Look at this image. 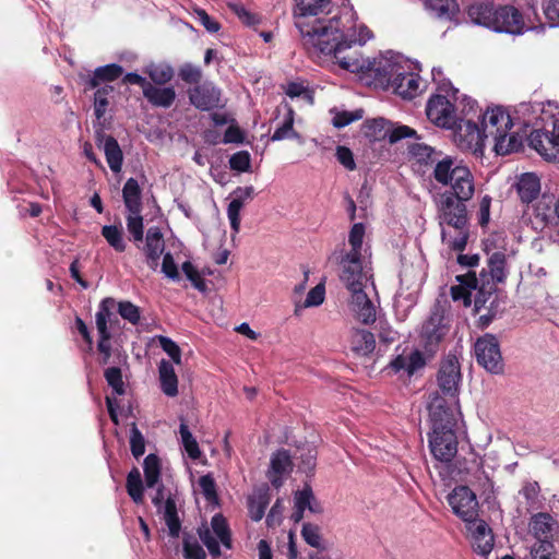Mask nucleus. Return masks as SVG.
Instances as JSON below:
<instances>
[{"label": "nucleus", "instance_id": "nucleus-31", "mask_svg": "<svg viewBox=\"0 0 559 559\" xmlns=\"http://www.w3.org/2000/svg\"><path fill=\"white\" fill-rule=\"evenodd\" d=\"M350 349L357 356H368L376 348V340L371 332L361 330V329H353L350 333Z\"/></svg>", "mask_w": 559, "mask_h": 559}, {"label": "nucleus", "instance_id": "nucleus-46", "mask_svg": "<svg viewBox=\"0 0 559 559\" xmlns=\"http://www.w3.org/2000/svg\"><path fill=\"white\" fill-rule=\"evenodd\" d=\"M144 72L157 85L168 83L174 76V69L166 63H151L145 68Z\"/></svg>", "mask_w": 559, "mask_h": 559}, {"label": "nucleus", "instance_id": "nucleus-44", "mask_svg": "<svg viewBox=\"0 0 559 559\" xmlns=\"http://www.w3.org/2000/svg\"><path fill=\"white\" fill-rule=\"evenodd\" d=\"M365 135L371 141H380L388 138L390 121L383 118L368 120L364 124Z\"/></svg>", "mask_w": 559, "mask_h": 559}, {"label": "nucleus", "instance_id": "nucleus-28", "mask_svg": "<svg viewBox=\"0 0 559 559\" xmlns=\"http://www.w3.org/2000/svg\"><path fill=\"white\" fill-rule=\"evenodd\" d=\"M271 493L267 484H261L253 488L252 495L248 501L249 515L253 521H260L270 504Z\"/></svg>", "mask_w": 559, "mask_h": 559}, {"label": "nucleus", "instance_id": "nucleus-9", "mask_svg": "<svg viewBox=\"0 0 559 559\" xmlns=\"http://www.w3.org/2000/svg\"><path fill=\"white\" fill-rule=\"evenodd\" d=\"M466 201L456 199L453 194H440L437 201L439 224L445 228H461L467 225Z\"/></svg>", "mask_w": 559, "mask_h": 559}, {"label": "nucleus", "instance_id": "nucleus-13", "mask_svg": "<svg viewBox=\"0 0 559 559\" xmlns=\"http://www.w3.org/2000/svg\"><path fill=\"white\" fill-rule=\"evenodd\" d=\"M452 511L466 523H472L478 515L476 495L466 486H460L448 496Z\"/></svg>", "mask_w": 559, "mask_h": 559}, {"label": "nucleus", "instance_id": "nucleus-43", "mask_svg": "<svg viewBox=\"0 0 559 559\" xmlns=\"http://www.w3.org/2000/svg\"><path fill=\"white\" fill-rule=\"evenodd\" d=\"M127 491L135 503H142L144 500V487L139 468H132L127 476Z\"/></svg>", "mask_w": 559, "mask_h": 559}, {"label": "nucleus", "instance_id": "nucleus-52", "mask_svg": "<svg viewBox=\"0 0 559 559\" xmlns=\"http://www.w3.org/2000/svg\"><path fill=\"white\" fill-rule=\"evenodd\" d=\"M114 92L111 85H105L96 90L94 94V110L97 119H100L108 106V96Z\"/></svg>", "mask_w": 559, "mask_h": 559}, {"label": "nucleus", "instance_id": "nucleus-39", "mask_svg": "<svg viewBox=\"0 0 559 559\" xmlns=\"http://www.w3.org/2000/svg\"><path fill=\"white\" fill-rule=\"evenodd\" d=\"M122 67L116 63L98 67L90 78L88 86L90 88H96L102 82L115 81L122 74Z\"/></svg>", "mask_w": 559, "mask_h": 559}, {"label": "nucleus", "instance_id": "nucleus-7", "mask_svg": "<svg viewBox=\"0 0 559 559\" xmlns=\"http://www.w3.org/2000/svg\"><path fill=\"white\" fill-rule=\"evenodd\" d=\"M456 424L432 425L429 436V448L433 457L449 463L457 453V438L454 431Z\"/></svg>", "mask_w": 559, "mask_h": 559}, {"label": "nucleus", "instance_id": "nucleus-3", "mask_svg": "<svg viewBox=\"0 0 559 559\" xmlns=\"http://www.w3.org/2000/svg\"><path fill=\"white\" fill-rule=\"evenodd\" d=\"M512 127L511 116L500 106L488 108L484 114L481 120L484 134L486 139H492L498 155H507L521 147V138L515 132H511Z\"/></svg>", "mask_w": 559, "mask_h": 559}, {"label": "nucleus", "instance_id": "nucleus-40", "mask_svg": "<svg viewBox=\"0 0 559 559\" xmlns=\"http://www.w3.org/2000/svg\"><path fill=\"white\" fill-rule=\"evenodd\" d=\"M116 306V301L111 297H107L99 304L98 310L95 314L96 328L99 335H111L108 330V322L112 316V309Z\"/></svg>", "mask_w": 559, "mask_h": 559}, {"label": "nucleus", "instance_id": "nucleus-55", "mask_svg": "<svg viewBox=\"0 0 559 559\" xmlns=\"http://www.w3.org/2000/svg\"><path fill=\"white\" fill-rule=\"evenodd\" d=\"M413 154L418 158L419 162L437 164V160L441 159V153L436 152L431 146L417 144L413 147Z\"/></svg>", "mask_w": 559, "mask_h": 559}, {"label": "nucleus", "instance_id": "nucleus-17", "mask_svg": "<svg viewBox=\"0 0 559 559\" xmlns=\"http://www.w3.org/2000/svg\"><path fill=\"white\" fill-rule=\"evenodd\" d=\"M366 286L348 289L352 294L349 300L350 311L362 324H371L377 319L376 307L365 292Z\"/></svg>", "mask_w": 559, "mask_h": 559}, {"label": "nucleus", "instance_id": "nucleus-6", "mask_svg": "<svg viewBox=\"0 0 559 559\" xmlns=\"http://www.w3.org/2000/svg\"><path fill=\"white\" fill-rule=\"evenodd\" d=\"M530 143L546 159L559 160V112L543 129L531 133Z\"/></svg>", "mask_w": 559, "mask_h": 559}, {"label": "nucleus", "instance_id": "nucleus-60", "mask_svg": "<svg viewBox=\"0 0 559 559\" xmlns=\"http://www.w3.org/2000/svg\"><path fill=\"white\" fill-rule=\"evenodd\" d=\"M157 341L165 353L173 359L177 365L181 364V350L179 346L169 337L158 335Z\"/></svg>", "mask_w": 559, "mask_h": 559}, {"label": "nucleus", "instance_id": "nucleus-21", "mask_svg": "<svg viewBox=\"0 0 559 559\" xmlns=\"http://www.w3.org/2000/svg\"><path fill=\"white\" fill-rule=\"evenodd\" d=\"M164 499V489L163 487H158L152 501L158 508V511L163 513V519L168 527L169 534L174 537H177L179 535L181 525L177 515L176 502L174 499L168 497L163 503Z\"/></svg>", "mask_w": 559, "mask_h": 559}, {"label": "nucleus", "instance_id": "nucleus-24", "mask_svg": "<svg viewBox=\"0 0 559 559\" xmlns=\"http://www.w3.org/2000/svg\"><path fill=\"white\" fill-rule=\"evenodd\" d=\"M456 178H454L453 185H451V190L444 192L443 194H453L456 199L463 201H469L475 193V178L471 169L460 168L456 171Z\"/></svg>", "mask_w": 559, "mask_h": 559}, {"label": "nucleus", "instance_id": "nucleus-29", "mask_svg": "<svg viewBox=\"0 0 559 559\" xmlns=\"http://www.w3.org/2000/svg\"><path fill=\"white\" fill-rule=\"evenodd\" d=\"M99 145H102L106 156L107 164L112 173H120L123 163V154L117 142L111 135L98 134Z\"/></svg>", "mask_w": 559, "mask_h": 559}, {"label": "nucleus", "instance_id": "nucleus-5", "mask_svg": "<svg viewBox=\"0 0 559 559\" xmlns=\"http://www.w3.org/2000/svg\"><path fill=\"white\" fill-rule=\"evenodd\" d=\"M330 260L340 267V278L347 289L366 286L370 278L362 254L346 253L345 248L336 249Z\"/></svg>", "mask_w": 559, "mask_h": 559}, {"label": "nucleus", "instance_id": "nucleus-41", "mask_svg": "<svg viewBox=\"0 0 559 559\" xmlns=\"http://www.w3.org/2000/svg\"><path fill=\"white\" fill-rule=\"evenodd\" d=\"M488 273L491 282L489 284L495 288V283L502 282L507 276L506 255L502 252H495L488 260Z\"/></svg>", "mask_w": 559, "mask_h": 559}, {"label": "nucleus", "instance_id": "nucleus-32", "mask_svg": "<svg viewBox=\"0 0 559 559\" xmlns=\"http://www.w3.org/2000/svg\"><path fill=\"white\" fill-rule=\"evenodd\" d=\"M144 97L155 107L169 108L176 99V91L171 86L158 87L150 83L144 91Z\"/></svg>", "mask_w": 559, "mask_h": 559}, {"label": "nucleus", "instance_id": "nucleus-42", "mask_svg": "<svg viewBox=\"0 0 559 559\" xmlns=\"http://www.w3.org/2000/svg\"><path fill=\"white\" fill-rule=\"evenodd\" d=\"M300 535L310 547L324 550V539L321 527L318 524L306 522L301 526Z\"/></svg>", "mask_w": 559, "mask_h": 559}, {"label": "nucleus", "instance_id": "nucleus-59", "mask_svg": "<svg viewBox=\"0 0 559 559\" xmlns=\"http://www.w3.org/2000/svg\"><path fill=\"white\" fill-rule=\"evenodd\" d=\"M118 312L124 320L129 321L131 324H138L141 318L140 308L132 304L131 301L118 302Z\"/></svg>", "mask_w": 559, "mask_h": 559}, {"label": "nucleus", "instance_id": "nucleus-1", "mask_svg": "<svg viewBox=\"0 0 559 559\" xmlns=\"http://www.w3.org/2000/svg\"><path fill=\"white\" fill-rule=\"evenodd\" d=\"M295 24L311 57L333 59L342 69L360 75L388 74L386 62L383 60L345 55L353 46L365 45L371 38L367 26L357 23V15L352 7H342L329 19H299Z\"/></svg>", "mask_w": 559, "mask_h": 559}, {"label": "nucleus", "instance_id": "nucleus-49", "mask_svg": "<svg viewBox=\"0 0 559 559\" xmlns=\"http://www.w3.org/2000/svg\"><path fill=\"white\" fill-rule=\"evenodd\" d=\"M102 235L117 252L126 250V241L123 239V231L120 227L115 225H107L102 228Z\"/></svg>", "mask_w": 559, "mask_h": 559}, {"label": "nucleus", "instance_id": "nucleus-53", "mask_svg": "<svg viewBox=\"0 0 559 559\" xmlns=\"http://www.w3.org/2000/svg\"><path fill=\"white\" fill-rule=\"evenodd\" d=\"M104 377L116 394L122 395L124 393V382L119 367L107 368L104 372Z\"/></svg>", "mask_w": 559, "mask_h": 559}, {"label": "nucleus", "instance_id": "nucleus-12", "mask_svg": "<svg viewBox=\"0 0 559 559\" xmlns=\"http://www.w3.org/2000/svg\"><path fill=\"white\" fill-rule=\"evenodd\" d=\"M452 129L454 142L461 150L481 152L486 136L483 128L480 129L476 122L469 119H457Z\"/></svg>", "mask_w": 559, "mask_h": 559}, {"label": "nucleus", "instance_id": "nucleus-8", "mask_svg": "<svg viewBox=\"0 0 559 559\" xmlns=\"http://www.w3.org/2000/svg\"><path fill=\"white\" fill-rule=\"evenodd\" d=\"M474 352L478 365L492 374L503 372L504 364L498 338L492 334H485L477 338Z\"/></svg>", "mask_w": 559, "mask_h": 559}, {"label": "nucleus", "instance_id": "nucleus-2", "mask_svg": "<svg viewBox=\"0 0 559 559\" xmlns=\"http://www.w3.org/2000/svg\"><path fill=\"white\" fill-rule=\"evenodd\" d=\"M471 21L495 32L522 34L525 27L520 11L512 5H496L490 0H478L467 9Z\"/></svg>", "mask_w": 559, "mask_h": 559}, {"label": "nucleus", "instance_id": "nucleus-33", "mask_svg": "<svg viewBox=\"0 0 559 559\" xmlns=\"http://www.w3.org/2000/svg\"><path fill=\"white\" fill-rule=\"evenodd\" d=\"M425 366V359L419 350H414L409 355H397L389 365L394 372L404 370L408 376H413L418 369Z\"/></svg>", "mask_w": 559, "mask_h": 559}, {"label": "nucleus", "instance_id": "nucleus-25", "mask_svg": "<svg viewBox=\"0 0 559 559\" xmlns=\"http://www.w3.org/2000/svg\"><path fill=\"white\" fill-rule=\"evenodd\" d=\"M460 168H467V166L451 156H443L440 160H437L435 165L433 178L438 183L451 187L454 182V178L457 176L456 171Z\"/></svg>", "mask_w": 559, "mask_h": 559}, {"label": "nucleus", "instance_id": "nucleus-56", "mask_svg": "<svg viewBox=\"0 0 559 559\" xmlns=\"http://www.w3.org/2000/svg\"><path fill=\"white\" fill-rule=\"evenodd\" d=\"M199 487L202 495L211 504H217L216 484L211 475H204L199 479Z\"/></svg>", "mask_w": 559, "mask_h": 559}, {"label": "nucleus", "instance_id": "nucleus-64", "mask_svg": "<svg viewBox=\"0 0 559 559\" xmlns=\"http://www.w3.org/2000/svg\"><path fill=\"white\" fill-rule=\"evenodd\" d=\"M544 13L551 26H559V0H548Z\"/></svg>", "mask_w": 559, "mask_h": 559}, {"label": "nucleus", "instance_id": "nucleus-26", "mask_svg": "<svg viewBox=\"0 0 559 559\" xmlns=\"http://www.w3.org/2000/svg\"><path fill=\"white\" fill-rule=\"evenodd\" d=\"M514 188L521 202L528 204L540 193V179L534 173H524L518 177Z\"/></svg>", "mask_w": 559, "mask_h": 559}, {"label": "nucleus", "instance_id": "nucleus-54", "mask_svg": "<svg viewBox=\"0 0 559 559\" xmlns=\"http://www.w3.org/2000/svg\"><path fill=\"white\" fill-rule=\"evenodd\" d=\"M127 228L134 242L143 240V217L141 213H129L127 216Z\"/></svg>", "mask_w": 559, "mask_h": 559}, {"label": "nucleus", "instance_id": "nucleus-57", "mask_svg": "<svg viewBox=\"0 0 559 559\" xmlns=\"http://www.w3.org/2000/svg\"><path fill=\"white\" fill-rule=\"evenodd\" d=\"M130 448L132 455L135 459H139L142 456L145 452V440L139 428L136 427L135 423L131 425L130 429Z\"/></svg>", "mask_w": 559, "mask_h": 559}, {"label": "nucleus", "instance_id": "nucleus-14", "mask_svg": "<svg viewBox=\"0 0 559 559\" xmlns=\"http://www.w3.org/2000/svg\"><path fill=\"white\" fill-rule=\"evenodd\" d=\"M461 365L455 355L449 354L440 365L438 372V385L443 395L451 396L452 403L455 402V395L459 394V384L461 381Z\"/></svg>", "mask_w": 559, "mask_h": 559}, {"label": "nucleus", "instance_id": "nucleus-38", "mask_svg": "<svg viewBox=\"0 0 559 559\" xmlns=\"http://www.w3.org/2000/svg\"><path fill=\"white\" fill-rule=\"evenodd\" d=\"M294 506L297 509L309 510L311 513L320 514L323 512V508L320 502L317 501L310 486L306 485L301 490H297L294 493Z\"/></svg>", "mask_w": 559, "mask_h": 559}, {"label": "nucleus", "instance_id": "nucleus-20", "mask_svg": "<svg viewBox=\"0 0 559 559\" xmlns=\"http://www.w3.org/2000/svg\"><path fill=\"white\" fill-rule=\"evenodd\" d=\"M467 530L472 536L474 550L483 557L488 556L493 547V536L488 524L475 519L472 523H467Z\"/></svg>", "mask_w": 559, "mask_h": 559}, {"label": "nucleus", "instance_id": "nucleus-15", "mask_svg": "<svg viewBox=\"0 0 559 559\" xmlns=\"http://www.w3.org/2000/svg\"><path fill=\"white\" fill-rule=\"evenodd\" d=\"M427 118L437 127L452 129L456 124V114L453 104L442 95H433L426 106Z\"/></svg>", "mask_w": 559, "mask_h": 559}, {"label": "nucleus", "instance_id": "nucleus-27", "mask_svg": "<svg viewBox=\"0 0 559 559\" xmlns=\"http://www.w3.org/2000/svg\"><path fill=\"white\" fill-rule=\"evenodd\" d=\"M535 216L547 226H559V198L543 194L535 206Z\"/></svg>", "mask_w": 559, "mask_h": 559}, {"label": "nucleus", "instance_id": "nucleus-22", "mask_svg": "<svg viewBox=\"0 0 559 559\" xmlns=\"http://www.w3.org/2000/svg\"><path fill=\"white\" fill-rule=\"evenodd\" d=\"M292 469L293 463L290 455L286 450H278L271 457L267 477L275 488H280L283 485L284 477L287 476Z\"/></svg>", "mask_w": 559, "mask_h": 559}, {"label": "nucleus", "instance_id": "nucleus-47", "mask_svg": "<svg viewBox=\"0 0 559 559\" xmlns=\"http://www.w3.org/2000/svg\"><path fill=\"white\" fill-rule=\"evenodd\" d=\"M179 433H180V440L181 444L187 452L188 456L192 460L200 459L202 452L199 448V444L195 440V438L192 436L191 431L189 430L188 425L185 423L183 419H181L180 426H179Z\"/></svg>", "mask_w": 559, "mask_h": 559}, {"label": "nucleus", "instance_id": "nucleus-34", "mask_svg": "<svg viewBox=\"0 0 559 559\" xmlns=\"http://www.w3.org/2000/svg\"><path fill=\"white\" fill-rule=\"evenodd\" d=\"M122 198L128 213L142 212V189L134 178H129L122 189Z\"/></svg>", "mask_w": 559, "mask_h": 559}, {"label": "nucleus", "instance_id": "nucleus-50", "mask_svg": "<svg viewBox=\"0 0 559 559\" xmlns=\"http://www.w3.org/2000/svg\"><path fill=\"white\" fill-rule=\"evenodd\" d=\"M425 4L439 16L454 15L459 11L456 0H425Z\"/></svg>", "mask_w": 559, "mask_h": 559}, {"label": "nucleus", "instance_id": "nucleus-63", "mask_svg": "<svg viewBox=\"0 0 559 559\" xmlns=\"http://www.w3.org/2000/svg\"><path fill=\"white\" fill-rule=\"evenodd\" d=\"M183 552L187 559H205L206 554L204 549L198 544L197 540L188 538L183 542Z\"/></svg>", "mask_w": 559, "mask_h": 559}, {"label": "nucleus", "instance_id": "nucleus-48", "mask_svg": "<svg viewBox=\"0 0 559 559\" xmlns=\"http://www.w3.org/2000/svg\"><path fill=\"white\" fill-rule=\"evenodd\" d=\"M290 138H299L297 132L294 130V111L292 108H287L284 120L281 124L275 129L272 140L281 141Z\"/></svg>", "mask_w": 559, "mask_h": 559}, {"label": "nucleus", "instance_id": "nucleus-18", "mask_svg": "<svg viewBox=\"0 0 559 559\" xmlns=\"http://www.w3.org/2000/svg\"><path fill=\"white\" fill-rule=\"evenodd\" d=\"M188 95L190 103L200 110H211L221 103V91L210 82L190 88Z\"/></svg>", "mask_w": 559, "mask_h": 559}, {"label": "nucleus", "instance_id": "nucleus-37", "mask_svg": "<svg viewBox=\"0 0 559 559\" xmlns=\"http://www.w3.org/2000/svg\"><path fill=\"white\" fill-rule=\"evenodd\" d=\"M442 241L448 245L451 249L456 251H463L466 247L468 239V227L463 225L461 228H445L441 229Z\"/></svg>", "mask_w": 559, "mask_h": 559}, {"label": "nucleus", "instance_id": "nucleus-36", "mask_svg": "<svg viewBox=\"0 0 559 559\" xmlns=\"http://www.w3.org/2000/svg\"><path fill=\"white\" fill-rule=\"evenodd\" d=\"M555 521L547 513L535 514L531 520V532L537 542L551 540Z\"/></svg>", "mask_w": 559, "mask_h": 559}, {"label": "nucleus", "instance_id": "nucleus-45", "mask_svg": "<svg viewBox=\"0 0 559 559\" xmlns=\"http://www.w3.org/2000/svg\"><path fill=\"white\" fill-rule=\"evenodd\" d=\"M145 485L148 488L155 487L160 478V461L155 454H148L143 462Z\"/></svg>", "mask_w": 559, "mask_h": 559}, {"label": "nucleus", "instance_id": "nucleus-35", "mask_svg": "<svg viewBox=\"0 0 559 559\" xmlns=\"http://www.w3.org/2000/svg\"><path fill=\"white\" fill-rule=\"evenodd\" d=\"M160 389L167 396L174 397L178 394V378L170 361L163 359L158 367Z\"/></svg>", "mask_w": 559, "mask_h": 559}, {"label": "nucleus", "instance_id": "nucleus-62", "mask_svg": "<svg viewBox=\"0 0 559 559\" xmlns=\"http://www.w3.org/2000/svg\"><path fill=\"white\" fill-rule=\"evenodd\" d=\"M325 287L320 283L308 293L306 300L302 305L304 308L318 307L324 301Z\"/></svg>", "mask_w": 559, "mask_h": 559}, {"label": "nucleus", "instance_id": "nucleus-11", "mask_svg": "<svg viewBox=\"0 0 559 559\" xmlns=\"http://www.w3.org/2000/svg\"><path fill=\"white\" fill-rule=\"evenodd\" d=\"M376 60H383L388 69V74L382 76L369 75L370 78L382 80L392 79V84L395 92L403 98L412 99L416 97L424 90V82L418 74L415 73H400L394 64L390 63L384 58H374Z\"/></svg>", "mask_w": 559, "mask_h": 559}, {"label": "nucleus", "instance_id": "nucleus-19", "mask_svg": "<svg viewBox=\"0 0 559 559\" xmlns=\"http://www.w3.org/2000/svg\"><path fill=\"white\" fill-rule=\"evenodd\" d=\"M448 330L443 314L439 310L433 311L421 328V337L425 340L426 347L432 350L445 336Z\"/></svg>", "mask_w": 559, "mask_h": 559}, {"label": "nucleus", "instance_id": "nucleus-51", "mask_svg": "<svg viewBox=\"0 0 559 559\" xmlns=\"http://www.w3.org/2000/svg\"><path fill=\"white\" fill-rule=\"evenodd\" d=\"M365 236V226L361 223H356L352 226L348 235L349 250L346 253L361 254L362 241Z\"/></svg>", "mask_w": 559, "mask_h": 559}, {"label": "nucleus", "instance_id": "nucleus-61", "mask_svg": "<svg viewBox=\"0 0 559 559\" xmlns=\"http://www.w3.org/2000/svg\"><path fill=\"white\" fill-rule=\"evenodd\" d=\"M179 76L189 84H197L202 78V71L199 67L191 63H185L179 69Z\"/></svg>", "mask_w": 559, "mask_h": 559}, {"label": "nucleus", "instance_id": "nucleus-30", "mask_svg": "<svg viewBox=\"0 0 559 559\" xmlns=\"http://www.w3.org/2000/svg\"><path fill=\"white\" fill-rule=\"evenodd\" d=\"M295 22L297 20L311 21L312 17L330 13L331 0H295Z\"/></svg>", "mask_w": 559, "mask_h": 559}, {"label": "nucleus", "instance_id": "nucleus-4", "mask_svg": "<svg viewBox=\"0 0 559 559\" xmlns=\"http://www.w3.org/2000/svg\"><path fill=\"white\" fill-rule=\"evenodd\" d=\"M457 280L461 284L451 287L453 300H463L465 306H469L472 302L471 289H475L477 290L474 299L475 309L480 311L487 301V296L490 297L493 292L487 271L483 270L479 277L474 272H468L466 275L457 276Z\"/></svg>", "mask_w": 559, "mask_h": 559}, {"label": "nucleus", "instance_id": "nucleus-10", "mask_svg": "<svg viewBox=\"0 0 559 559\" xmlns=\"http://www.w3.org/2000/svg\"><path fill=\"white\" fill-rule=\"evenodd\" d=\"M198 533L200 539L213 557L221 555L219 544L227 549L231 548L230 531L226 519L222 514H215L212 518L211 528L204 526L199 528Z\"/></svg>", "mask_w": 559, "mask_h": 559}, {"label": "nucleus", "instance_id": "nucleus-16", "mask_svg": "<svg viewBox=\"0 0 559 559\" xmlns=\"http://www.w3.org/2000/svg\"><path fill=\"white\" fill-rule=\"evenodd\" d=\"M459 406V399L455 395V402L452 403L451 396H441L436 392L428 405L431 425L456 424V408Z\"/></svg>", "mask_w": 559, "mask_h": 559}, {"label": "nucleus", "instance_id": "nucleus-23", "mask_svg": "<svg viewBox=\"0 0 559 559\" xmlns=\"http://www.w3.org/2000/svg\"><path fill=\"white\" fill-rule=\"evenodd\" d=\"M165 249V242L163 234L158 227H150L146 237L143 251L146 255V262L148 266L156 270L158 266V260Z\"/></svg>", "mask_w": 559, "mask_h": 559}, {"label": "nucleus", "instance_id": "nucleus-58", "mask_svg": "<svg viewBox=\"0 0 559 559\" xmlns=\"http://www.w3.org/2000/svg\"><path fill=\"white\" fill-rule=\"evenodd\" d=\"M532 559H556L551 540L536 542L531 548Z\"/></svg>", "mask_w": 559, "mask_h": 559}]
</instances>
